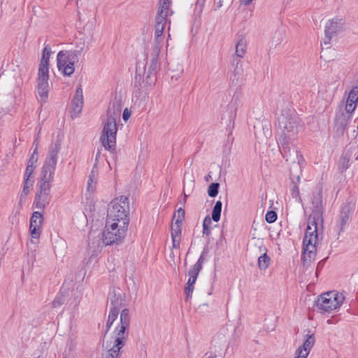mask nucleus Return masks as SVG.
Instances as JSON below:
<instances>
[{
    "label": "nucleus",
    "instance_id": "1",
    "mask_svg": "<svg viewBox=\"0 0 358 358\" xmlns=\"http://www.w3.org/2000/svg\"><path fill=\"white\" fill-rule=\"evenodd\" d=\"M60 148L61 145L58 141L51 144L49 148L41 177L36 185L37 192L33 203V206L38 209L44 210L51 201L50 189Z\"/></svg>",
    "mask_w": 358,
    "mask_h": 358
},
{
    "label": "nucleus",
    "instance_id": "2",
    "mask_svg": "<svg viewBox=\"0 0 358 358\" xmlns=\"http://www.w3.org/2000/svg\"><path fill=\"white\" fill-rule=\"evenodd\" d=\"M300 127V120L295 115L282 114L278 117L275 138L284 158H287L294 148Z\"/></svg>",
    "mask_w": 358,
    "mask_h": 358
},
{
    "label": "nucleus",
    "instance_id": "3",
    "mask_svg": "<svg viewBox=\"0 0 358 358\" xmlns=\"http://www.w3.org/2000/svg\"><path fill=\"white\" fill-rule=\"evenodd\" d=\"M170 0H159V7L157 13L155 24V41L152 52L150 55V65L148 67V76L155 73L158 65V57L161 50L162 34L168 22L167 17L170 11Z\"/></svg>",
    "mask_w": 358,
    "mask_h": 358
},
{
    "label": "nucleus",
    "instance_id": "4",
    "mask_svg": "<svg viewBox=\"0 0 358 358\" xmlns=\"http://www.w3.org/2000/svg\"><path fill=\"white\" fill-rule=\"evenodd\" d=\"M130 319L129 309H123L120 313V323L113 331L115 336L114 343L111 347H106L108 350L103 354V358L121 357V349L126 345L129 334L128 329L130 325Z\"/></svg>",
    "mask_w": 358,
    "mask_h": 358
},
{
    "label": "nucleus",
    "instance_id": "5",
    "mask_svg": "<svg viewBox=\"0 0 358 358\" xmlns=\"http://www.w3.org/2000/svg\"><path fill=\"white\" fill-rule=\"evenodd\" d=\"M358 102V87H354L349 92L347 99L341 101L336 112L335 122L338 127L344 128L351 120Z\"/></svg>",
    "mask_w": 358,
    "mask_h": 358
},
{
    "label": "nucleus",
    "instance_id": "6",
    "mask_svg": "<svg viewBox=\"0 0 358 358\" xmlns=\"http://www.w3.org/2000/svg\"><path fill=\"white\" fill-rule=\"evenodd\" d=\"M129 204V199L125 196H121L113 199L108 208L107 219L108 223L116 222L128 225Z\"/></svg>",
    "mask_w": 358,
    "mask_h": 358
},
{
    "label": "nucleus",
    "instance_id": "7",
    "mask_svg": "<svg viewBox=\"0 0 358 358\" xmlns=\"http://www.w3.org/2000/svg\"><path fill=\"white\" fill-rule=\"evenodd\" d=\"M318 226L308 224L303 239L302 260L303 265L309 266L315 259L318 243Z\"/></svg>",
    "mask_w": 358,
    "mask_h": 358
},
{
    "label": "nucleus",
    "instance_id": "8",
    "mask_svg": "<svg viewBox=\"0 0 358 358\" xmlns=\"http://www.w3.org/2000/svg\"><path fill=\"white\" fill-rule=\"evenodd\" d=\"M83 50V45L79 50H61L57 56V67L64 76H71L74 71V65L79 60V56Z\"/></svg>",
    "mask_w": 358,
    "mask_h": 358
},
{
    "label": "nucleus",
    "instance_id": "9",
    "mask_svg": "<svg viewBox=\"0 0 358 358\" xmlns=\"http://www.w3.org/2000/svg\"><path fill=\"white\" fill-rule=\"evenodd\" d=\"M128 225L116 222L108 223L106 221L105 230L102 232L105 245L118 244L124 239Z\"/></svg>",
    "mask_w": 358,
    "mask_h": 358
},
{
    "label": "nucleus",
    "instance_id": "10",
    "mask_svg": "<svg viewBox=\"0 0 358 358\" xmlns=\"http://www.w3.org/2000/svg\"><path fill=\"white\" fill-rule=\"evenodd\" d=\"M311 204L312 214L310 215L308 224L310 225L322 227L324 222V206L322 200V191L320 187H317L313 192Z\"/></svg>",
    "mask_w": 358,
    "mask_h": 358
},
{
    "label": "nucleus",
    "instance_id": "11",
    "mask_svg": "<svg viewBox=\"0 0 358 358\" xmlns=\"http://www.w3.org/2000/svg\"><path fill=\"white\" fill-rule=\"evenodd\" d=\"M103 134L100 138L103 146L108 150H115L117 131V120L113 117H106L103 122Z\"/></svg>",
    "mask_w": 358,
    "mask_h": 358
},
{
    "label": "nucleus",
    "instance_id": "12",
    "mask_svg": "<svg viewBox=\"0 0 358 358\" xmlns=\"http://www.w3.org/2000/svg\"><path fill=\"white\" fill-rule=\"evenodd\" d=\"M344 300L342 294L328 292L322 294L316 302L317 308L321 312H330L339 308Z\"/></svg>",
    "mask_w": 358,
    "mask_h": 358
},
{
    "label": "nucleus",
    "instance_id": "13",
    "mask_svg": "<svg viewBox=\"0 0 358 358\" xmlns=\"http://www.w3.org/2000/svg\"><path fill=\"white\" fill-rule=\"evenodd\" d=\"M203 261L204 258L203 255H201L198 261L190 268L188 271L189 279L184 289L185 301H188L190 298H192L194 289V284L201 270L202 269Z\"/></svg>",
    "mask_w": 358,
    "mask_h": 358
},
{
    "label": "nucleus",
    "instance_id": "14",
    "mask_svg": "<svg viewBox=\"0 0 358 358\" xmlns=\"http://www.w3.org/2000/svg\"><path fill=\"white\" fill-rule=\"evenodd\" d=\"M49 73L38 72L36 97L38 101L44 103L48 101L49 94Z\"/></svg>",
    "mask_w": 358,
    "mask_h": 358
},
{
    "label": "nucleus",
    "instance_id": "15",
    "mask_svg": "<svg viewBox=\"0 0 358 358\" xmlns=\"http://www.w3.org/2000/svg\"><path fill=\"white\" fill-rule=\"evenodd\" d=\"M353 211L354 205L352 203H345L341 205L336 225L338 235L345 229Z\"/></svg>",
    "mask_w": 358,
    "mask_h": 358
},
{
    "label": "nucleus",
    "instance_id": "16",
    "mask_svg": "<svg viewBox=\"0 0 358 358\" xmlns=\"http://www.w3.org/2000/svg\"><path fill=\"white\" fill-rule=\"evenodd\" d=\"M43 222V216L41 213L35 211L30 219V234L33 238H39L41 234V226Z\"/></svg>",
    "mask_w": 358,
    "mask_h": 358
},
{
    "label": "nucleus",
    "instance_id": "17",
    "mask_svg": "<svg viewBox=\"0 0 358 358\" xmlns=\"http://www.w3.org/2000/svg\"><path fill=\"white\" fill-rule=\"evenodd\" d=\"M83 106V90L80 86L77 87L74 97L71 102V117L75 118L81 113Z\"/></svg>",
    "mask_w": 358,
    "mask_h": 358
},
{
    "label": "nucleus",
    "instance_id": "18",
    "mask_svg": "<svg viewBox=\"0 0 358 358\" xmlns=\"http://www.w3.org/2000/svg\"><path fill=\"white\" fill-rule=\"evenodd\" d=\"M344 21L343 19H333L329 20L325 26V34L328 36H334L343 30Z\"/></svg>",
    "mask_w": 358,
    "mask_h": 358
},
{
    "label": "nucleus",
    "instance_id": "19",
    "mask_svg": "<svg viewBox=\"0 0 358 358\" xmlns=\"http://www.w3.org/2000/svg\"><path fill=\"white\" fill-rule=\"evenodd\" d=\"M89 243L88 247L89 250L92 251V255L96 253L101 248H103L105 244L103 243V237L99 235L95 236L94 232H90L89 236Z\"/></svg>",
    "mask_w": 358,
    "mask_h": 358
},
{
    "label": "nucleus",
    "instance_id": "20",
    "mask_svg": "<svg viewBox=\"0 0 358 358\" xmlns=\"http://www.w3.org/2000/svg\"><path fill=\"white\" fill-rule=\"evenodd\" d=\"M334 92L330 87H323L318 91L317 99L324 101V107L327 108L332 101Z\"/></svg>",
    "mask_w": 358,
    "mask_h": 358
},
{
    "label": "nucleus",
    "instance_id": "21",
    "mask_svg": "<svg viewBox=\"0 0 358 358\" xmlns=\"http://www.w3.org/2000/svg\"><path fill=\"white\" fill-rule=\"evenodd\" d=\"M182 231V222H174L171 224V239L173 248H178L180 247V237Z\"/></svg>",
    "mask_w": 358,
    "mask_h": 358
},
{
    "label": "nucleus",
    "instance_id": "22",
    "mask_svg": "<svg viewBox=\"0 0 358 358\" xmlns=\"http://www.w3.org/2000/svg\"><path fill=\"white\" fill-rule=\"evenodd\" d=\"M51 54V48L46 45L43 49L42 57L38 67V72L49 73V58Z\"/></svg>",
    "mask_w": 358,
    "mask_h": 358
},
{
    "label": "nucleus",
    "instance_id": "23",
    "mask_svg": "<svg viewBox=\"0 0 358 358\" xmlns=\"http://www.w3.org/2000/svg\"><path fill=\"white\" fill-rule=\"evenodd\" d=\"M122 110L120 100L115 99L110 103L107 112V117H113L115 120L120 117Z\"/></svg>",
    "mask_w": 358,
    "mask_h": 358
},
{
    "label": "nucleus",
    "instance_id": "24",
    "mask_svg": "<svg viewBox=\"0 0 358 358\" xmlns=\"http://www.w3.org/2000/svg\"><path fill=\"white\" fill-rule=\"evenodd\" d=\"M111 303L113 305V307L110 308L108 316V320L106 325V331L103 336V339L105 338L106 334L110 330L113 322L117 320L118 315L120 313L118 307L115 304H114V302L113 301H111Z\"/></svg>",
    "mask_w": 358,
    "mask_h": 358
},
{
    "label": "nucleus",
    "instance_id": "25",
    "mask_svg": "<svg viewBox=\"0 0 358 358\" xmlns=\"http://www.w3.org/2000/svg\"><path fill=\"white\" fill-rule=\"evenodd\" d=\"M247 47L248 43L246 38L242 35H239L236 44L235 55L236 57L243 58L246 53Z\"/></svg>",
    "mask_w": 358,
    "mask_h": 358
},
{
    "label": "nucleus",
    "instance_id": "26",
    "mask_svg": "<svg viewBox=\"0 0 358 358\" xmlns=\"http://www.w3.org/2000/svg\"><path fill=\"white\" fill-rule=\"evenodd\" d=\"M97 170H96V164L93 166L92 172L89 176V180L87 182V190L89 192H93L96 189V176L97 175Z\"/></svg>",
    "mask_w": 358,
    "mask_h": 358
},
{
    "label": "nucleus",
    "instance_id": "27",
    "mask_svg": "<svg viewBox=\"0 0 358 358\" xmlns=\"http://www.w3.org/2000/svg\"><path fill=\"white\" fill-rule=\"evenodd\" d=\"M271 259L270 257L266 255V252H264L263 255H260L258 258V267L260 270H265L266 269L270 264Z\"/></svg>",
    "mask_w": 358,
    "mask_h": 358
},
{
    "label": "nucleus",
    "instance_id": "28",
    "mask_svg": "<svg viewBox=\"0 0 358 358\" xmlns=\"http://www.w3.org/2000/svg\"><path fill=\"white\" fill-rule=\"evenodd\" d=\"M222 203L220 201H216L213 211H212V220L215 222H218L220 219L221 211H222Z\"/></svg>",
    "mask_w": 358,
    "mask_h": 358
},
{
    "label": "nucleus",
    "instance_id": "29",
    "mask_svg": "<svg viewBox=\"0 0 358 358\" xmlns=\"http://www.w3.org/2000/svg\"><path fill=\"white\" fill-rule=\"evenodd\" d=\"M34 182V178H24L22 195L27 196L31 189Z\"/></svg>",
    "mask_w": 358,
    "mask_h": 358
},
{
    "label": "nucleus",
    "instance_id": "30",
    "mask_svg": "<svg viewBox=\"0 0 358 358\" xmlns=\"http://www.w3.org/2000/svg\"><path fill=\"white\" fill-rule=\"evenodd\" d=\"M350 156L347 154L343 155L338 165L340 172L343 173L347 170L350 166Z\"/></svg>",
    "mask_w": 358,
    "mask_h": 358
},
{
    "label": "nucleus",
    "instance_id": "31",
    "mask_svg": "<svg viewBox=\"0 0 358 358\" xmlns=\"http://www.w3.org/2000/svg\"><path fill=\"white\" fill-rule=\"evenodd\" d=\"M315 342V338L313 334L307 335V338L304 341L301 348L306 349L310 351L311 348L313 347Z\"/></svg>",
    "mask_w": 358,
    "mask_h": 358
},
{
    "label": "nucleus",
    "instance_id": "32",
    "mask_svg": "<svg viewBox=\"0 0 358 358\" xmlns=\"http://www.w3.org/2000/svg\"><path fill=\"white\" fill-rule=\"evenodd\" d=\"M220 184L218 182L211 183L208 189V194L210 197H215L218 194Z\"/></svg>",
    "mask_w": 358,
    "mask_h": 358
},
{
    "label": "nucleus",
    "instance_id": "33",
    "mask_svg": "<svg viewBox=\"0 0 358 358\" xmlns=\"http://www.w3.org/2000/svg\"><path fill=\"white\" fill-rule=\"evenodd\" d=\"M185 212L182 208H179L173 215V220L178 223L182 222L185 218Z\"/></svg>",
    "mask_w": 358,
    "mask_h": 358
},
{
    "label": "nucleus",
    "instance_id": "34",
    "mask_svg": "<svg viewBox=\"0 0 358 358\" xmlns=\"http://www.w3.org/2000/svg\"><path fill=\"white\" fill-rule=\"evenodd\" d=\"M64 302L63 296L57 295L52 302V306L55 308L60 307Z\"/></svg>",
    "mask_w": 358,
    "mask_h": 358
},
{
    "label": "nucleus",
    "instance_id": "35",
    "mask_svg": "<svg viewBox=\"0 0 358 358\" xmlns=\"http://www.w3.org/2000/svg\"><path fill=\"white\" fill-rule=\"evenodd\" d=\"M266 221L268 223L274 222L277 219V214L273 210L268 211L265 216Z\"/></svg>",
    "mask_w": 358,
    "mask_h": 358
},
{
    "label": "nucleus",
    "instance_id": "36",
    "mask_svg": "<svg viewBox=\"0 0 358 358\" xmlns=\"http://www.w3.org/2000/svg\"><path fill=\"white\" fill-rule=\"evenodd\" d=\"M34 169L35 166H32L31 164L27 165L24 172V178H34V177L31 175Z\"/></svg>",
    "mask_w": 358,
    "mask_h": 358
},
{
    "label": "nucleus",
    "instance_id": "37",
    "mask_svg": "<svg viewBox=\"0 0 358 358\" xmlns=\"http://www.w3.org/2000/svg\"><path fill=\"white\" fill-rule=\"evenodd\" d=\"M310 351L301 347L296 350L297 356L296 358H307Z\"/></svg>",
    "mask_w": 358,
    "mask_h": 358
},
{
    "label": "nucleus",
    "instance_id": "38",
    "mask_svg": "<svg viewBox=\"0 0 358 358\" xmlns=\"http://www.w3.org/2000/svg\"><path fill=\"white\" fill-rule=\"evenodd\" d=\"M34 144H35V148L34 150V153H33L32 156L31 157V158L29 159L27 165L31 164L32 166H34V163L37 161V157L34 158V154L37 153V150H38V143H36V141L34 143Z\"/></svg>",
    "mask_w": 358,
    "mask_h": 358
},
{
    "label": "nucleus",
    "instance_id": "39",
    "mask_svg": "<svg viewBox=\"0 0 358 358\" xmlns=\"http://www.w3.org/2000/svg\"><path fill=\"white\" fill-rule=\"evenodd\" d=\"M241 58H239V57H236V55H234L233 56V58H232V62H231V65L234 68V67H239L238 65L239 64L241 63Z\"/></svg>",
    "mask_w": 358,
    "mask_h": 358
},
{
    "label": "nucleus",
    "instance_id": "40",
    "mask_svg": "<svg viewBox=\"0 0 358 358\" xmlns=\"http://www.w3.org/2000/svg\"><path fill=\"white\" fill-rule=\"evenodd\" d=\"M292 195L294 198H297L299 196V189L297 185H294L292 189Z\"/></svg>",
    "mask_w": 358,
    "mask_h": 358
},
{
    "label": "nucleus",
    "instance_id": "41",
    "mask_svg": "<svg viewBox=\"0 0 358 358\" xmlns=\"http://www.w3.org/2000/svg\"><path fill=\"white\" fill-rule=\"evenodd\" d=\"M211 223V219L208 216H207L204 218L203 221V227H210Z\"/></svg>",
    "mask_w": 358,
    "mask_h": 358
},
{
    "label": "nucleus",
    "instance_id": "42",
    "mask_svg": "<svg viewBox=\"0 0 358 358\" xmlns=\"http://www.w3.org/2000/svg\"><path fill=\"white\" fill-rule=\"evenodd\" d=\"M131 115V113L128 110L127 108L124 109V110L123 111V115H122V118L124 121H127L129 117H130Z\"/></svg>",
    "mask_w": 358,
    "mask_h": 358
},
{
    "label": "nucleus",
    "instance_id": "43",
    "mask_svg": "<svg viewBox=\"0 0 358 358\" xmlns=\"http://www.w3.org/2000/svg\"><path fill=\"white\" fill-rule=\"evenodd\" d=\"M243 72V69L241 68V67H234V76H239Z\"/></svg>",
    "mask_w": 358,
    "mask_h": 358
},
{
    "label": "nucleus",
    "instance_id": "44",
    "mask_svg": "<svg viewBox=\"0 0 358 358\" xmlns=\"http://www.w3.org/2000/svg\"><path fill=\"white\" fill-rule=\"evenodd\" d=\"M332 37H333V36H327V35L325 34V38H324V41H323V43H324V45H329V43H330V41H331V38Z\"/></svg>",
    "mask_w": 358,
    "mask_h": 358
},
{
    "label": "nucleus",
    "instance_id": "45",
    "mask_svg": "<svg viewBox=\"0 0 358 358\" xmlns=\"http://www.w3.org/2000/svg\"><path fill=\"white\" fill-rule=\"evenodd\" d=\"M135 80H136L135 85L139 86L141 84V75L140 74L138 76L136 75Z\"/></svg>",
    "mask_w": 358,
    "mask_h": 358
},
{
    "label": "nucleus",
    "instance_id": "46",
    "mask_svg": "<svg viewBox=\"0 0 358 358\" xmlns=\"http://www.w3.org/2000/svg\"><path fill=\"white\" fill-rule=\"evenodd\" d=\"M203 234L208 236L210 234V227H203Z\"/></svg>",
    "mask_w": 358,
    "mask_h": 358
},
{
    "label": "nucleus",
    "instance_id": "47",
    "mask_svg": "<svg viewBox=\"0 0 358 358\" xmlns=\"http://www.w3.org/2000/svg\"><path fill=\"white\" fill-rule=\"evenodd\" d=\"M186 184L184 183V187H183V193H184V195H185V198H184V201L183 202L185 203L186 202V198L189 196V194H187L186 192Z\"/></svg>",
    "mask_w": 358,
    "mask_h": 358
},
{
    "label": "nucleus",
    "instance_id": "48",
    "mask_svg": "<svg viewBox=\"0 0 358 358\" xmlns=\"http://www.w3.org/2000/svg\"><path fill=\"white\" fill-rule=\"evenodd\" d=\"M253 0H241V2L245 5V6H248L249 4H250V3Z\"/></svg>",
    "mask_w": 358,
    "mask_h": 358
},
{
    "label": "nucleus",
    "instance_id": "49",
    "mask_svg": "<svg viewBox=\"0 0 358 358\" xmlns=\"http://www.w3.org/2000/svg\"><path fill=\"white\" fill-rule=\"evenodd\" d=\"M100 157V152L99 151L96 155V157H95V163L94 164V166L96 164V166H97V162H98V159L99 157Z\"/></svg>",
    "mask_w": 358,
    "mask_h": 358
},
{
    "label": "nucleus",
    "instance_id": "50",
    "mask_svg": "<svg viewBox=\"0 0 358 358\" xmlns=\"http://www.w3.org/2000/svg\"><path fill=\"white\" fill-rule=\"evenodd\" d=\"M189 186L191 188H192L194 187V181H192V180L190 181Z\"/></svg>",
    "mask_w": 358,
    "mask_h": 358
},
{
    "label": "nucleus",
    "instance_id": "51",
    "mask_svg": "<svg viewBox=\"0 0 358 358\" xmlns=\"http://www.w3.org/2000/svg\"><path fill=\"white\" fill-rule=\"evenodd\" d=\"M34 358H43V357L41 355H38V356L34 357Z\"/></svg>",
    "mask_w": 358,
    "mask_h": 358
},
{
    "label": "nucleus",
    "instance_id": "52",
    "mask_svg": "<svg viewBox=\"0 0 358 358\" xmlns=\"http://www.w3.org/2000/svg\"><path fill=\"white\" fill-rule=\"evenodd\" d=\"M236 110L234 111V113L233 115V118H235L236 117Z\"/></svg>",
    "mask_w": 358,
    "mask_h": 358
}]
</instances>
